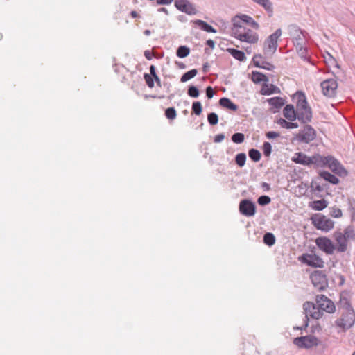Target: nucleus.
Instances as JSON below:
<instances>
[{
    "mask_svg": "<svg viewBox=\"0 0 355 355\" xmlns=\"http://www.w3.org/2000/svg\"><path fill=\"white\" fill-rule=\"evenodd\" d=\"M294 98L297 99L296 119L304 124L311 122L313 117L312 110L309 105L305 94L298 91L294 95Z\"/></svg>",
    "mask_w": 355,
    "mask_h": 355,
    "instance_id": "f257e3e1",
    "label": "nucleus"
},
{
    "mask_svg": "<svg viewBox=\"0 0 355 355\" xmlns=\"http://www.w3.org/2000/svg\"><path fill=\"white\" fill-rule=\"evenodd\" d=\"M320 162L318 167H328L334 173L340 175L345 176L347 175V171L343 166V165L333 156L324 157L320 155Z\"/></svg>",
    "mask_w": 355,
    "mask_h": 355,
    "instance_id": "f03ea898",
    "label": "nucleus"
},
{
    "mask_svg": "<svg viewBox=\"0 0 355 355\" xmlns=\"http://www.w3.org/2000/svg\"><path fill=\"white\" fill-rule=\"evenodd\" d=\"M282 35L281 28H278L275 32L269 35L263 44V52L266 55H273L278 47V39Z\"/></svg>",
    "mask_w": 355,
    "mask_h": 355,
    "instance_id": "7ed1b4c3",
    "label": "nucleus"
},
{
    "mask_svg": "<svg viewBox=\"0 0 355 355\" xmlns=\"http://www.w3.org/2000/svg\"><path fill=\"white\" fill-rule=\"evenodd\" d=\"M292 160L296 164L309 166L314 165L315 167H318L321 158L320 155L319 154H315L311 157H309L303 153H297L292 158Z\"/></svg>",
    "mask_w": 355,
    "mask_h": 355,
    "instance_id": "20e7f679",
    "label": "nucleus"
},
{
    "mask_svg": "<svg viewBox=\"0 0 355 355\" xmlns=\"http://www.w3.org/2000/svg\"><path fill=\"white\" fill-rule=\"evenodd\" d=\"M312 223L318 229L323 232H329L334 227V223L322 214H315L311 217Z\"/></svg>",
    "mask_w": 355,
    "mask_h": 355,
    "instance_id": "39448f33",
    "label": "nucleus"
},
{
    "mask_svg": "<svg viewBox=\"0 0 355 355\" xmlns=\"http://www.w3.org/2000/svg\"><path fill=\"white\" fill-rule=\"evenodd\" d=\"M303 309L305 313L304 327H308L309 317H311L313 319H319L323 315V312L319 309L318 306H316L315 304L311 302H306L303 304Z\"/></svg>",
    "mask_w": 355,
    "mask_h": 355,
    "instance_id": "423d86ee",
    "label": "nucleus"
},
{
    "mask_svg": "<svg viewBox=\"0 0 355 355\" xmlns=\"http://www.w3.org/2000/svg\"><path fill=\"white\" fill-rule=\"evenodd\" d=\"M288 29L295 46L306 45L305 32L302 31L297 25L291 24L288 26Z\"/></svg>",
    "mask_w": 355,
    "mask_h": 355,
    "instance_id": "0eeeda50",
    "label": "nucleus"
},
{
    "mask_svg": "<svg viewBox=\"0 0 355 355\" xmlns=\"http://www.w3.org/2000/svg\"><path fill=\"white\" fill-rule=\"evenodd\" d=\"M313 286L318 291H323L328 286V281L326 275L320 270H315L310 276Z\"/></svg>",
    "mask_w": 355,
    "mask_h": 355,
    "instance_id": "6e6552de",
    "label": "nucleus"
},
{
    "mask_svg": "<svg viewBox=\"0 0 355 355\" xmlns=\"http://www.w3.org/2000/svg\"><path fill=\"white\" fill-rule=\"evenodd\" d=\"M355 322V312L354 309L343 311L341 318L336 320V324L344 330L351 328Z\"/></svg>",
    "mask_w": 355,
    "mask_h": 355,
    "instance_id": "1a4fd4ad",
    "label": "nucleus"
},
{
    "mask_svg": "<svg viewBox=\"0 0 355 355\" xmlns=\"http://www.w3.org/2000/svg\"><path fill=\"white\" fill-rule=\"evenodd\" d=\"M293 343L300 348L309 349L320 344V340L314 336L309 335L295 338Z\"/></svg>",
    "mask_w": 355,
    "mask_h": 355,
    "instance_id": "9d476101",
    "label": "nucleus"
},
{
    "mask_svg": "<svg viewBox=\"0 0 355 355\" xmlns=\"http://www.w3.org/2000/svg\"><path fill=\"white\" fill-rule=\"evenodd\" d=\"M234 37L241 42H245L251 44L257 43L259 40V36L257 33L246 28H243V31H241L236 30L234 33Z\"/></svg>",
    "mask_w": 355,
    "mask_h": 355,
    "instance_id": "9b49d317",
    "label": "nucleus"
},
{
    "mask_svg": "<svg viewBox=\"0 0 355 355\" xmlns=\"http://www.w3.org/2000/svg\"><path fill=\"white\" fill-rule=\"evenodd\" d=\"M316 304L322 311L332 313L336 310L334 303L324 295H317L315 297Z\"/></svg>",
    "mask_w": 355,
    "mask_h": 355,
    "instance_id": "f8f14e48",
    "label": "nucleus"
},
{
    "mask_svg": "<svg viewBox=\"0 0 355 355\" xmlns=\"http://www.w3.org/2000/svg\"><path fill=\"white\" fill-rule=\"evenodd\" d=\"M322 94L327 97H334L338 88L337 81L334 78L327 79L320 84Z\"/></svg>",
    "mask_w": 355,
    "mask_h": 355,
    "instance_id": "ddd939ff",
    "label": "nucleus"
},
{
    "mask_svg": "<svg viewBox=\"0 0 355 355\" xmlns=\"http://www.w3.org/2000/svg\"><path fill=\"white\" fill-rule=\"evenodd\" d=\"M315 243L320 250L327 254H332L336 250L335 245L331 239L325 236H320L315 239Z\"/></svg>",
    "mask_w": 355,
    "mask_h": 355,
    "instance_id": "4468645a",
    "label": "nucleus"
},
{
    "mask_svg": "<svg viewBox=\"0 0 355 355\" xmlns=\"http://www.w3.org/2000/svg\"><path fill=\"white\" fill-rule=\"evenodd\" d=\"M239 209L242 215L251 217L256 213V205L252 200L243 199L240 201Z\"/></svg>",
    "mask_w": 355,
    "mask_h": 355,
    "instance_id": "2eb2a0df",
    "label": "nucleus"
},
{
    "mask_svg": "<svg viewBox=\"0 0 355 355\" xmlns=\"http://www.w3.org/2000/svg\"><path fill=\"white\" fill-rule=\"evenodd\" d=\"M316 137L315 130L309 125H306L297 136V139L303 143L309 144Z\"/></svg>",
    "mask_w": 355,
    "mask_h": 355,
    "instance_id": "dca6fc26",
    "label": "nucleus"
},
{
    "mask_svg": "<svg viewBox=\"0 0 355 355\" xmlns=\"http://www.w3.org/2000/svg\"><path fill=\"white\" fill-rule=\"evenodd\" d=\"M175 6L180 11L185 12L189 15H196L198 12L194 5L188 0H176Z\"/></svg>",
    "mask_w": 355,
    "mask_h": 355,
    "instance_id": "f3484780",
    "label": "nucleus"
},
{
    "mask_svg": "<svg viewBox=\"0 0 355 355\" xmlns=\"http://www.w3.org/2000/svg\"><path fill=\"white\" fill-rule=\"evenodd\" d=\"M301 261L308 266L315 268H323V260L316 254H305L302 256Z\"/></svg>",
    "mask_w": 355,
    "mask_h": 355,
    "instance_id": "a211bd4d",
    "label": "nucleus"
},
{
    "mask_svg": "<svg viewBox=\"0 0 355 355\" xmlns=\"http://www.w3.org/2000/svg\"><path fill=\"white\" fill-rule=\"evenodd\" d=\"M334 238L336 241V249L338 252H345L347 250L348 240L343 235V232L336 231L334 234Z\"/></svg>",
    "mask_w": 355,
    "mask_h": 355,
    "instance_id": "6ab92c4d",
    "label": "nucleus"
},
{
    "mask_svg": "<svg viewBox=\"0 0 355 355\" xmlns=\"http://www.w3.org/2000/svg\"><path fill=\"white\" fill-rule=\"evenodd\" d=\"M296 109L291 104L286 105L283 110L284 116L291 121L296 119Z\"/></svg>",
    "mask_w": 355,
    "mask_h": 355,
    "instance_id": "aec40b11",
    "label": "nucleus"
},
{
    "mask_svg": "<svg viewBox=\"0 0 355 355\" xmlns=\"http://www.w3.org/2000/svg\"><path fill=\"white\" fill-rule=\"evenodd\" d=\"M267 102L272 108L276 110L281 108L286 103L284 98L279 96L268 98L267 99Z\"/></svg>",
    "mask_w": 355,
    "mask_h": 355,
    "instance_id": "412c9836",
    "label": "nucleus"
},
{
    "mask_svg": "<svg viewBox=\"0 0 355 355\" xmlns=\"http://www.w3.org/2000/svg\"><path fill=\"white\" fill-rule=\"evenodd\" d=\"M261 93L263 95H270L272 94L280 93V89L279 87H277V86H275L272 84L268 85V84L265 83V84H263V85L261 88Z\"/></svg>",
    "mask_w": 355,
    "mask_h": 355,
    "instance_id": "4be33fe9",
    "label": "nucleus"
},
{
    "mask_svg": "<svg viewBox=\"0 0 355 355\" xmlns=\"http://www.w3.org/2000/svg\"><path fill=\"white\" fill-rule=\"evenodd\" d=\"M232 24H233V26L232 28V35H234V33L236 32V30L241 31V28H245L244 26V23L243 22L242 19H241V16H239V15H236V16L234 17L232 19Z\"/></svg>",
    "mask_w": 355,
    "mask_h": 355,
    "instance_id": "5701e85b",
    "label": "nucleus"
},
{
    "mask_svg": "<svg viewBox=\"0 0 355 355\" xmlns=\"http://www.w3.org/2000/svg\"><path fill=\"white\" fill-rule=\"evenodd\" d=\"M219 104L220 106L232 111H236L238 110V106L228 98H221L219 100Z\"/></svg>",
    "mask_w": 355,
    "mask_h": 355,
    "instance_id": "b1692460",
    "label": "nucleus"
},
{
    "mask_svg": "<svg viewBox=\"0 0 355 355\" xmlns=\"http://www.w3.org/2000/svg\"><path fill=\"white\" fill-rule=\"evenodd\" d=\"M193 23L198 26L202 31H206L207 33H216V30L213 28L211 26L208 24L207 22L201 20V19H196L193 21Z\"/></svg>",
    "mask_w": 355,
    "mask_h": 355,
    "instance_id": "393cba45",
    "label": "nucleus"
},
{
    "mask_svg": "<svg viewBox=\"0 0 355 355\" xmlns=\"http://www.w3.org/2000/svg\"><path fill=\"white\" fill-rule=\"evenodd\" d=\"M254 2L261 6L268 13L269 16H272L273 13L272 3L270 0H252Z\"/></svg>",
    "mask_w": 355,
    "mask_h": 355,
    "instance_id": "a878e982",
    "label": "nucleus"
},
{
    "mask_svg": "<svg viewBox=\"0 0 355 355\" xmlns=\"http://www.w3.org/2000/svg\"><path fill=\"white\" fill-rule=\"evenodd\" d=\"M328 205V202L326 200L322 199L319 200H315L311 202L309 204V207H311L313 209L317 211H322L325 209Z\"/></svg>",
    "mask_w": 355,
    "mask_h": 355,
    "instance_id": "bb28decb",
    "label": "nucleus"
},
{
    "mask_svg": "<svg viewBox=\"0 0 355 355\" xmlns=\"http://www.w3.org/2000/svg\"><path fill=\"white\" fill-rule=\"evenodd\" d=\"M227 51L233 58L239 61L242 62L246 59L245 53L242 51L233 48H228L227 49Z\"/></svg>",
    "mask_w": 355,
    "mask_h": 355,
    "instance_id": "cd10ccee",
    "label": "nucleus"
},
{
    "mask_svg": "<svg viewBox=\"0 0 355 355\" xmlns=\"http://www.w3.org/2000/svg\"><path fill=\"white\" fill-rule=\"evenodd\" d=\"M320 176L333 184H337L339 182L338 178L328 171L320 172Z\"/></svg>",
    "mask_w": 355,
    "mask_h": 355,
    "instance_id": "c85d7f7f",
    "label": "nucleus"
},
{
    "mask_svg": "<svg viewBox=\"0 0 355 355\" xmlns=\"http://www.w3.org/2000/svg\"><path fill=\"white\" fill-rule=\"evenodd\" d=\"M252 80L254 83H260L261 82L267 83L269 81L268 78L266 75L259 71L252 72Z\"/></svg>",
    "mask_w": 355,
    "mask_h": 355,
    "instance_id": "c756f323",
    "label": "nucleus"
},
{
    "mask_svg": "<svg viewBox=\"0 0 355 355\" xmlns=\"http://www.w3.org/2000/svg\"><path fill=\"white\" fill-rule=\"evenodd\" d=\"M243 22L245 24L249 25L252 28L257 30L259 28V25L257 22H256L250 16L247 15H240Z\"/></svg>",
    "mask_w": 355,
    "mask_h": 355,
    "instance_id": "7c9ffc66",
    "label": "nucleus"
},
{
    "mask_svg": "<svg viewBox=\"0 0 355 355\" xmlns=\"http://www.w3.org/2000/svg\"><path fill=\"white\" fill-rule=\"evenodd\" d=\"M277 123L281 125L282 128L286 129H294L298 128V124L297 123H293V121H287L285 119L280 118L277 121Z\"/></svg>",
    "mask_w": 355,
    "mask_h": 355,
    "instance_id": "2f4dec72",
    "label": "nucleus"
},
{
    "mask_svg": "<svg viewBox=\"0 0 355 355\" xmlns=\"http://www.w3.org/2000/svg\"><path fill=\"white\" fill-rule=\"evenodd\" d=\"M339 306L343 309V311H349V309H353L348 298L343 294L340 295Z\"/></svg>",
    "mask_w": 355,
    "mask_h": 355,
    "instance_id": "473e14b6",
    "label": "nucleus"
},
{
    "mask_svg": "<svg viewBox=\"0 0 355 355\" xmlns=\"http://www.w3.org/2000/svg\"><path fill=\"white\" fill-rule=\"evenodd\" d=\"M311 191L315 193V196L321 197V195L316 193V192L320 193L324 190L323 187H322L319 183L317 182L316 180H312L310 185Z\"/></svg>",
    "mask_w": 355,
    "mask_h": 355,
    "instance_id": "72a5a7b5",
    "label": "nucleus"
},
{
    "mask_svg": "<svg viewBox=\"0 0 355 355\" xmlns=\"http://www.w3.org/2000/svg\"><path fill=\"white\" fill-rule=\"evenodd\" d=\"M348 241H355V231L352 226L347 227L343 233Z\"/></svg>",
    "mask_w": 355,
    "mask_h": 355,
    "instance_id": "f704fd0d",
    "label": "nucleus"
},
{
    "mask_svg": "<svg viewBox=\"0 0 355 355\" xmlns=\"http://www.w3.org/2000/svg\"><path fill=\"white\" fill-rule=\"evenodd\" d=\"M197 73H198L197 69H191V70L184 73L182 76V77L180 78V81L182 83H185V82L189 80L190 79L193 78V77H195L197 75Z\"/></svg>",
    "mask_w": 355,
    "mask_h": 355,
    "instance_id": "c9c22d12",
    "label": "nucleus"
},
{
    "mask_svg": "<svg viewBox=\"0 0 355 355\" xmlns=\"http://www.w3.org/2000/svg\"><path fill=\"white\" fill-rule=\"evenodd\" d=\"M190 53V49L187 46H180L178 47L176 51V55L180 58H184L189 55Z\"/></svg>",
    "mask_w": 355,
    "mask_h": 355,
    "instance_id": "e433bc0d",
    "label": "nucleus"
},
{
    "mask_svg": "<svg viewBox=\"0 0 355 355\" xmlns=\"http://www.w3.org/2000/svg\"><path fill=\"white\" fill-rule=\"evenodd\" d=\"M263 243L268 245L272 246L275 243V237L272 233L267 232L263 236Z\"/></svg>",
    "mask_w": 355,
    "mask_h": 355,
    "instance_id": "4c0bfd02",
    "label": "nucleus"
},
{
    "mask_svg": "<svg viewBox=\"0 0 355 355\" xmlns=\"http://www.w3.org/2000/svg\"><path fill=\"white\" fill-rule=\"evenodd\" d=\"M248 155H249L250 158L253 162H259L260 160L261 156V153L258 150L254 149V148H252L249 150Z\"/></svg>",
    "mask_w": 355,
    "mask_h": 355,
    "instance_id": "58836bf2",
    "label": "nucleus"
},
{
    "mask_svg": "<svg viewBox=\"0 0 355 355\" xmlns=\"http://www.w3.org/2000/svg\"><path fill=\"white\" fill-rule=\"evenodd\" d=\"M245 161L246 155L245 153H241L236 155L235 162L239 166L243 167L245 164Z\"/></svg>",
    "mask_w": 355,
    "mask_h": 355,
    "instance_id": "ea45409f",
    "label": "nucleus"
},
{
    "mask_svg": "<svg viewBox=\"0 0 355 355\" xmlns=\"http://www.w3.org/2000/svg\"><path fill=\"white\" fill-rule=\"evenodd\" d=\"M298 55L304 60L307 59V48L305 45L295 46Z\"/></svg>",
    "mask_w": 355,
    "mask_h": 355,
    "instance_id": "a19ab883",
    "label": "nucleus"
},
{
    "mask_svg": "<svg viewBox=\"0 0 355 355\" xmlns=\"http://www.w3.org/2000/svg\"><path fill=\"white\" fill-rule=\"evenodd\" d=\"M187 94L190 97L198 98L199 96L200 92L196 86L190 85L188 88Z\"/></svg>",
    "mask_w": 355,
    "mask_h": 355,
    "instance_id": "79ce46f5",
    "label": "nucleus"
},
{
    "mask_svg": "<svg viewBox=\"0 0 355 355\" xmlns=\"http://www.w3.org/2000/svg\"><path fill=\"white\" fill-rule=\"evenodd\" d=\"M192 112L196 115H200L202 113V107L200 101H195L192 104Z\"/></svg>",
    "mask_w": 355,
    "mask_h": 355,
    "instance_id": "37998d69",
    "label": "nucleus"
},
{
    "mask_svg": "<svg viewBox=\"0 0 355 355\" xmlns=\"http://www.w3.org/2000/svg\"><path fill=\"white\" fill-rule=\"evenodd\" d=\"M245 139V135L241 132L234 133L232 136V140L235 144H241L243 142Z\"/></svg>",
    "mask_w": 355,
    "mask_h": 355,
    "instance_id": "c03bdc74",
    "label": "nucleus"
},
{
    "mask_svg": "<svg viewBox=\"0 0 355 355\" xmlns=\"http://www.w3.org/2000/svg\"><path fill=\"white\" fill-rule=\"evenodd\" d=\"M165 116L170 120H173L176 118L177 113L174 107H168L165 110Z\"/></svg>",
    "mask_w": 355,
    "mask_h": 355,
    "instance_id": "a18cd8bd",
    "label": "nucleus"
},
{
    "mask_svg": "<svg viewBox=\"0 0 355 355\" xmlns=\"http://www.w3.org/2000/svg\"><path fill=\"white\" fill-rule=\"evenodd\" d=\"M207 120L210 125H216L218 122V116L215 112H211L207 116Z\"/></svg>",
    "mask_w": 355,
    "mask_h": 355,
    "instance_id": "49530a36",
    "label": "nucleus"
},
{
    "mask_svg": "<svg viewBox=\"0 0 355 355\" xmlns=\"http://www.w3.org/2000/svg\"><path fill=\"white\" fill-rule=\"evenodd\" d=\"M271 201L270 198L268 196L263 195L259 197L257 202L261 206H265L268 205Z\"/></svg>",
    "mask_w": 355,
    "mask_h": 355,
    "instance_id": "de8ad7c7",
    "label": "nucleus"
},
{
    "mask_svg": "<svg viewBox=\"0 0 355 355\" xmlns=\"http://www.w3.org/2000/svg\"><path fill=\"white\" fill-rule=\"evenodd\" d=\"M263 155L266 156V157H269L271 154V152H272V146H271V144L268 142V141H265L263 144Z\"/></svg>",
    "mask_w": 355,
    "mask_h": 355,
    "instance_id": "09e8293b",
    "label": "nucleus"
},
{
    "mask_svg": "<svg viewBox=\"0 0 355 355\" xmlns=\"http://www.w3.org/2000/svg\"><path fill=\"white\" fill-rule=\"evenodd\" d=\"M262 55L261 54L254 55L252 58L253 64L255 67L261 68Z\"/></svg>",
    "mask_w": 355,
    "mask_h": 355,
    "instance_id": "8fccbe9b",
    "label": "nucleus"
},
{
    "mask_svg": "<svg viewBox=\"0 0 355 355\" xmlns=\"http://www.w3.org/2000/svg\"><path fill=\"white\" fill-rule=\"evenodd\" d=\"M330 215L334 218H340L342 216V211L340 209L334 207L331 208Z\"/></svg>",
    "mask_w": 355,
    "mask_h": 355,
    "instance_id": "3c124183",
    "label": "nucleus"
},
{
    "mask_svg": "<svg viewBox=\"0 0 355 355\" xmlns=\"http://www.w3.org/2000/svg\"><path fill=\"white\" fill-rule=\"evenodd\" d=\"M144 79L146 80V83L147 85L150 88H153L154 87V85H155L153 77L151 76L150 75L148 74V73H145L144 75Z\"/></svg>",
    "mask_w": 355,
    "mask_h": 355,
    "instance_id": "603ef678",
    "label": "nucleus"
},
{
    "mask_svg": "<svg viewBox=\"0 0 355 355\" xmlns=\"http://www.w3.org/2000/svg\"><path fill=\"white\" fill-rule=\"evenodd\" d=\"M261 68L268 71H272L275 69V66L271 63L262 60Z\"/></svg>",
    "mask_w": 355,
    "mask_h": 355,
    "instance_id": "864d4df0",
    "label": "nucleus"
},
{
    "mask_svg": "<svg viewBox=\"0 0 355 355\" xmlns=\"http://www.w3.org/2000/svg\"><path fill=\"white\" fill-rule=\"evenodd\" d=\"M328 56H329V58L328 60H327V62L329 64H335V66L338 68H340V66L339 64H338L337 61L336 60V59L331 55H330L329 53H328Z\"/></svg>",
    "mask_w": 355,
    "mask_h": 355,
    "instance_id": "5fc2aeb1",
    "label": "nucleus"
},
{
    "mask_svg": "<svg viewBox=\"0 0 355 355\" xmlns=\"http://www.w3.org/2000/svg\"><path fill=\"white\" fill-rule=\"evenodd\" d=\"M206 95L208 98H211L214 95V91L211 86H208L206 88Z\"/></svg>",
    "mask_w": 355,
    "mask_h": 355,
    "instance_id": "6e6d98bb",
    "label": "nucleus"
},
{
    "mask_svg": "<svg viewBox=\"0 0 355 355\" xmlns=\"http://www.w3.org/2000/svg\"><path fill=\"white\" fill-rule=\"evenodd\" d=\"M279 136V133L274 131H270L266 133V137L268 139H274L278 137Z\"/></svg>",
    "mask_w": 355,
    "mask_h": 355,
    "instance_id": "4d7b16f0",
    "label": "nucleus"
},
{
    "mask_svg": "<svg viewBox=\"0 0 355 355\" xmlns=\"http://www.w3.org/2000/svg\"><path fill=\"white\" fill-rule=\"evenodd\" d=\"M225 139V135L221 133L214 137V141L216 143H220Z\"/></svg>",
    "mask_w": 355,
    "mask_h": 355,
    "instance_id": "13d9d810",
    "label": "nucleus"
},
{
    "mask_svg": "<svg viewBox=\"0 0 355 355\" xmlns=\"http://www.w3.org/2000/svg\"><path fill=\"white\" fill-rule=\"evenodd\" d=\"M337 278L338 279V286H343L345 281L344 276L339 275L337 276Z\"/></svg>",
    "mask_w": 355,
    "mask_h": 355,
    "instance_id": "bf43d9fd",
    "label": "nucleus"
},
{
    "mask_svg": "<svg viewBox=\"0 0 355 355\" xmlns=\"http://www.w3.org/2000/svg\"><path fill=\"white\" fill-rule=\"evenodd\" d=\"M261 187L264 191H268L270 189V186L267 182H262Z\"/></svg>",
    "mask_w": 355,
    "mask_h": 355,
    "instance_id": "052dcab7",
    "label": "nucleus"
},
{
    "mask_svg": "<svg viewBox=\"0 0 355 355\" xmlns=\"http://www.w3.org/2000/svg\"><path fill=\"white\" fill-rule=\"evenodd\" d=\"M149 70H150V74L151 76H156L157 73H156V68L154 65H150V68H149Z\"/></svg>",
    "mask_w": 355,
    "mask_h": 355,
    "instance_id": "680f3d73",
    "label": "nucleus"
},
{
    "mask_svg": "<svg viewBox=\"0 0 355 355\" xmlns=\"http://www.w3.org/2000/svg\"><path fill=\"white\" fill-rule=\"evenodd\" d=\"M210 68V65L208 62H205L202 65V71L204 73H207Z\"/></svg>",
    "mask_w": 355,
    "mask_h": 355,
    "instance_id": "e2e57ef3",
    "label": "nucleus"
},
{
    "mask_svg": "<svg viewBox=\"0 0 355 355\" xmlns=\"http://www.w3.org/2000/svg\"><path fill=\"white\" fill-rule=\"evenodd\" d=\"M173 0H159L158 5H168L173 2Z\"/></svg>",
    "mask_w": 355,
    "mask_h": 355,
    "instance_id": "0e129e2a",
    "label": "nucleus"
},
{
    "mask_svg": "<svg viewBox=\"0 0 355 355\" xmlns=\"http://www.w3.org/2000/svg\"><path fill=\"white\" fill-rule=\"evenodd\" d=\"M206 44H207V46H209L211 49H214V46H215L214 41L211 40V39L207 40V42H206Z\"/></svg>",
    "mask_w": 355,
    "mask_h": 355,
    "instance_id": "69168bd1",
    "label": "nucleus"
},
{
    "mask_svg": "<svg viewBox=\"0 0 355 355\" xmlns=\"http://www.w3.org/2000/svg\"><path fill=\"white\" fill-rule=\"evenodd\" d=\"M144 56L148 60H150L153 58V56L149 51H145Z\"/></svg>",
    "mask_w": 355,
    "mask_h": 355,
    "instance_id": "338daca9",
    "label": "nucleus"
},
{
    "mask_svg": "<svg viewBox=\"0 0 355 355\" xmlns=\"http://www.w3.org/2000/svg\"><path fill=\"white\" fill-rule=\"evenodd\" d=\"M153 77L154 81L156 82L157 85L158 87H161V80L159 78V76L157 75H156V76H153Z\"/></svg>",
    "mask_w": 355,
    "mask_h": 355,
    "instance_id": "774afa93",
    "label": "nucleus"
}]
</instances>
